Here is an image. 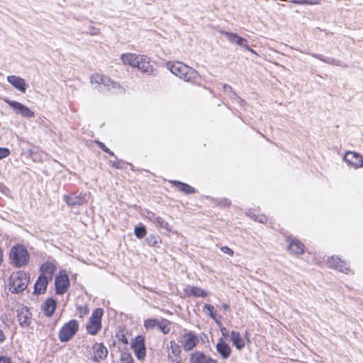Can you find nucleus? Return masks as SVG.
Here are the masks:
<instances>
[{"mask_svg":"<svg viewBox=\"0 0 363 363\" xmlns=\"http://www.w3.org/2000/svg\"><path fill=\"white\" fill-rule=\"evenodd\" d=\"M57 269V262L55 259L47 260L39 268L40 275H43L52 280Z\"/></svg>","mask_w":363,"mask_h":363,"instance_id":"12","label":"nucleus"},{"mask_svg":"<svg viewBox=\"0 0 363 363\" xmlns=\"http://www.w3.org/2000/svg\"><path fill=\"white\" fill-rule=\"evenodd\" d=\"M57 308V301L53 298H48L42 306V311L45 316L50 318Z\"/></svg>","mask_w":363,"mask_h":363,"instance_id":"25","label":"nucleus"},{"mask_svg":"<svg viewBox=\"0 0 363 363\" xmlns=\"http://www.w3.org/2000/svg\"><path fill=\"white\" fill-rule=\"evenodd\" d=\"M220 33L222 35H225L230 43H235L241 47L245 48L247 50L251 52H255L254 50L249 47L247 40L244 38L239 36L238 35L234 33L228 32L225 30H220Z\"/></svg>","mask_w":363,"mask_h":363,"instance_id":"13","label":"nucleus"},{"mask_svg":"<svg viewBox=\"0 0 363 363\" xmlns=\"http://www.w3.org/2000/svg\"><path fill=\"white\" fill-rule=\"evenodd\" d=\"M189 362L190 363H218L216 359L199 351H196L190 354Z\"/></svg>","mask_w":363,"mask_h":363,"instance_id":"19","label":"nucleus"},{"mask_svg":"<svg viewBox=\"0 0 363 363\" xmlns=\"http://www.w3.org/2000/svg\"><path fill=\"white\" fill-rule=\"evenodd\" d=\"M345 160L350 166L354 169L363 166L362 157L354 152H347L345 155Z\"/></svg>","mask_w":363,"mask_h":363,"instance_id":"17","label":"nucleus"},{"mask_svg":"<svg viewBox=\"0 0 363 363\" xmlns=\"http://www.w3.org/2000/svg\"><path fill=\"white\" fill-rule=\"evenodd\" d=\"M77 311L80 318H84L89 313V308L86 305L77 306Z\"/></svg>","mask_w":363,"mask_h":363,"instance_id":"35","label":"nucleus"},{"mask_svg":"<svg viewBox=\"0 0 363 363\" xmlns=\"http://www.w3.org/2000/svg\"><path fill=\"white\" fill-rule=\"evenodd\" d=\"M220 330H221V332H222V334H223V335H225V333H224V332H225V331H226V328H220Z\"/></svg>","mask_w":363,"mask_h":363,"instance_id":"47","label":"nucleus"},{"mask_svg":"<svg viewBox=\"0 0 363 363\" xmlns=\"http://www.w3.org/2000/svg\"><path fill=\"white\" fill-rule=\"evenodd\" d=\"M220 250L223 252V253H225V254H228V255L230 256H233L234 255V252L232 249H230L229 247L228 246H223L220 247Z\"/></svg>","mask_w":363,"mask_h":363,"instance_id":"41","label":"nucleus"},{"mask_svg":"<svg viewBox=\"0 0 363 363\" xmlns=\"http://www.w3.org/2000/svg\"><path fill=\"white\" fill-rule=\"evenodd\" d=\"M160 320L156 318H148L144 320V327L145 329H152L155 327H157L159 325Z\"/></svg>","mask_w":363,"mask_h":363,"instance_id":"32","label":"nucleus"},{"mask_svg":"<svg viewBox=\"0 0 363 363\" xmlns=\"http://www.w3.org/2000/svg\"><path fill=\"white\" fill-rule=\"evenodd\" d=\"M293 2L298 4L318 5L321 3V0H294Z\"/></svg>","mask_w":363,"mask_h":363,"instance_id":"36","label":"nucleus"},{"mask_svg":"<svg viewBox=\"0 0 363 363\" xmlns=\"http://www.w3.org/2000/svg\"><path fill=\"white\" fill-rule=\"evenodd\" d=\"M258 221L264 223L267 221V218L265 216H260V218L258 219Z\"/></svg>","mask_w":363,"mask_h":363,"instance_id":"44","label":"nucleus"},{"mask_svg":"<svg viewBox=\"0 0 363 363\" xmlns=\"http://www.w3.org/2000/svg\"><path fill=\"white\" fill-rule=\"evenodd\" d=\"M327 264L329 267L345 274L350 272V268L347 267L346 262L337 256H332L328 258Z\"/></svg>","mask_w":363,"mask_h":363,"instance_id":"16","label":"nucleus"},{"mask_svg":"<svg viewBox=\"0 0 363 363\" xmlns=\"http://www.w3.org/2000/svg\"><path fill=\"white\" fill-rule=\"evenodd\" d=\"M103 315L104 310L101 308H97L93 311L86 325L87 333L96 335L101 330Z\"/></svg>","mask_w":363,"mask_h":363,"instance_id":"5","label":"nucleus"},{"mask_svg":"<svg viewBox=\"0 0 363 363\" xmlns=\"http://www.w3.org/2000/svg\"><path fill=\"white\" fill-rule=\"evenodd\" d=\"M55 291L57 295L66 294L70 287V280L67 272L60 269L55 277Z\"/></svg>","mask_w":363,"mask_h":363,"instance_id":"6","label":"nucleus"},{"mask_svg":"<svg viewBox=\"0 0 363 363\" xmlns=\"http://www.w3.org/2000/svg\"><path fill=\"white\" fill-rule=\"evenodd\" d=\"M288 250L294 255H302L304 252V245L297 239H287Z\"/></svg>","mask_w":363,"mask_h":363,"instance_id":"24","label":"nucleus"},{"mask_svg":"<svg viewBox=\"0 0 363 363\" xmlns=\"http://www.w3.org/2000/svg\"><path fill=\"white\" fill-rule=\"evenodd\" d=\"M30 281V275L23 271L13 272L8 280L9 289L11 293H21L26 289Z\"/></svg>","mask_w":363,"mask_h":363,"instance_id":"4","label":"nucleus"},{"mask_svg":"<svg viewBox=\"0 0 363 363\" xmlns=\"http://www.w3.org/2000/svg\"><path fill=\"white\" fill-rule=\"evenodd\" d=\"M166 67L173 74L185 82H194L199 76L198 72L194 69L179 61L168 62L166 63Z\"/></svg>","mask_w":363,"mask_h":363,"instance_id":"2","label":"nucleus"},{"mask_svg":"<svg viewBox=\"0 0 363 363\" xmlns=\"http://www.w3.org/2000/svg\"><path fill=\"white\" fill-rule=\"evenodd\" d=\"M9 259L11 266L15 268H22L28 265L30 255L24 245L18 243L11 248Z\"/></svg>","mask_w":363,"mask_h":363,"instance_id":"1","label":"nucleus"},{"mask_svg":"<svg viewBox=\"0 0 363 363\" xmlns=\"http://www.w3.org/2000/svg\"><path fill=\"white\" fill-rule=\"evenodd\" d=\"M95 143L98 145L99 148H101L104 152L108 153L111 156H113L114 153L108 148L103 143L96 140Z\"/></svg>","mask_w":363,"mask_h":363,"instance_id":"38","label":"nucleus"},{"mask_svg":"<svg viewBox=\"0 0 363 363\" xmlns=\"http://www.w3.org/2000/svg\"><path fill=\"white\" fill-rule=\"evenodd\" d=\"M216 348L217 352L223 359H226L230 357L232 353L231 347L222 337L218 339Z\"/></svg>","mask_w":363,"mask_h":363,"instance_id":"21","label":"nucleus"},{"mask_svg":"<svg viewBox=\"0 0 363 363\" xmlns=\"http://www.w3.org/2000/svg\"><path fill=\"white\" fill-rule=\"evenodd\" d=\"M4 101L13 108L16 113L21 114L23 117L28 118L35 116L34 111L23 104L9 99H4Z\"/></svg>","mask_w":363,"mask_h":363,"instance_id":"9","label":"nucleus"},{"mask_svg":"<svg viewBox=\"0 0 363 363\" xmlns=\"http://www.w3.org/2000/svg\"><path fill=\"white\" fill-rule=\"evenodd\" d=\"M170 183L172 186L175 187L177 190L184 192L186 194H192L196 192L195 189L188 184L183 183L177 180L170 181Z\"/></svg>","mask_w":363,"mask_h":363,"instance_id":"27","label":"nucleus"},{"mask_svg":"<svg viewBox=\"0 0 363 363\" xmlns=\"http://www.w3.org/2000/svg\"><path fill=\"white\" fill-rule=\"evenodd\" d=\"M167 353L169 363H180L182 362V350L174 340L169 342L167 347Z\"/></svg>","mask_w":363,"mask_h":363,"instance_id":"10","label":"nucleus"},{"mask_svg":"<svg viewBox=\"0 0 363 363\" xmlns=\"http://www.w3.org/2000/svg\"><path fill=\"white\" fill-rule=\"evenodd\" d=\"M0 363H11V359L8 357L0 356Z\"/></svg>","mask_w":363,"mask_h":363,"instance_id":"42","label":"nucleus"},{"mask_svg":"<svg viewBox=\"0 0 363 363\" xmlns=\"http://www.w3.org/2000/svg\"><path fill=\"white\" fill-rule=\"evenodd\" d=\"M134 233L138 238L142 239L146 235L147 230L144 225L136 226L134 229Z\"/></svg>","mask_w":363,"mask_h":363,"instance_id":"34","label":"nucleus"},{"mask_svg":"<svg viewBox=\"0 0 363 363\" xmlns=\"http://www.w3.org/2000/svg\"><path fill=\"white\" fill-rule=\"evenodd\" d=\"M157 223L160 225V228H164L167 230H169V224L164 220L162 217H157L156 218Z\"/></svg>","mask_w":363,"mask_h":363,"instance_id":"37","label":"nucleus"},{"mask_svg":"<svg viewBox=\"0 0 363 363\" xmlns=\"http://www.w3.org/2000/svg\"><path fill=\"white\" fill-rule=\"evenodd\" d=\"M51 281L48 277L43 275H39L34 286V294H44L49 284Z\"/></svg>","mask_w":363,"mask_h":363,"instance_id":"23","label":"nucleus"},{"mask_svg":"<svg viewBox=\"0 0 363 363\" xmlns=\"http://www.w3.org/2000/svg\"><path fill=\"white\" fill-rule=\"evenodd\" d=\"M7 81L15 89H16L17 90L20 91L22 93H25L28 86L26 82V80L18 76H16V75L8 76Z\"/></svg>","mask_w":363,"mask_h":363,"instance_id":"20","label":"nucleus"},{"mask_svg":"<svg viewBox=\"0 0 363 363\" xmlns=\"http://www.w3.org/2000/svg\"><path fill=\"white\" fill-rule=\"evenodd\" d=\"M117 338L119 342L125 345H127L128 344V338L126 337V335L124 333H121V334L118 335Z\"/></svg>","mask_w":363,"mask_h":363,"instance_id":"40","label":"nucleus"},{"mask_svg":"<svg viewBox=\"0 0 363 363\" xmlns=\"http://www.w3.org/2000/svg\"><path fill=\"white\" fill-rule=\"evenodd\" d=\"M199 343V338L194 332L189 331L182 335V345L184 351L192 350Z\"/></svg>","mask_w":363,"mask_h":363,"instance_id":"11","label":"nucleus"},{"mask_svg":"<svg viewBox=\"0 0 363 363\" xmlns=\"http://www.w3.org/2000/svg\"><path fill=\"white\" fill-rule=\"evenodd\" d=\"M93 356L92 360L95 362H99L105 360L108 356V349L101 342H96L92 346Z\"/></svg>","mask_w":363,"mask_h":363,"instance_id":"14","label":"nucleus"},{"mask_svg":"<svg viewBox=\"0 0 363 363\" xmlns=\"http://www.w3.org/2000/svg\"><path fill=\"white\" fill-rule=\"evenodd\" d=\"M140 55L135 53H124L121 56V60L125 65H128L131 67H135L138 63V58Z\"/></svg>","mask_w":363,"mask_h":363,"instance_id":"26","label":"nucleus"},{"mask_svg":"<svg viewBox=\"0 0 363 363\" xmlns=\"http://www.w3.org/2000/svg\"><path fill=\"white\" fill-rule=\"evenodd\" d=\"M11 152L7 147H0V160L6 158L10 155Z\"/></svg>","mask_w":363,"mask_h":363,"instance_id":"39","label":"nucleus"},{"mask_svg":"<svg viewBox=\"0 0 363 363\" xmlns=\"http://www.w3.org/2000/svg\"><path fill=\"white\" fill-rule=\"evenodd\" d=\"M91 82L99 86H104L111 95H122L125 91L119 83L103 74L94 73L91 77Z\"/></svg>","mask_w":363,"mask_h":363,"instance_id":"3","label":"nucleus"},{"mask_svg":"<svg viewBox=\"0 0 363 363\" xmlns=\"http://www.w3.org/2000/svg\"><path fill=\"white\" fill-rule=\"evenodd\" d=\"M130 347L139 360L146 357L145 338L143 335H137L130 342Z\"/></svg>","mask_w":363,"mask_h":363,"instance_id":"8","label":"nucleus"},{"mask_svg":"<svg viewBox=\"0 0 363 363\" xmlns=\"http://www.w3.org/2000/svg\"><path fill=\"white\" fill-rule=\"evenodd\" d=\"M17 320L23 327H27L30 323V318L28 317V312L27 311L19 312L17 315Z\"/></svg>","mask_w":363,"mask_h":363,"instance_id":"29","label":"nucleus"},{"mask_svg":"<svg viewBox=\"0 0 363 363\" xmlns=\"http://www.w3.org/2000/svg\"><path fill=\"white\" fill-rule=\"evenodd\" d=\"M203 311L208 315L212 319H213L218 324H220V322H219L215 314V308L211 304H205L203 306Z\"/></svg>","mask_w":363,"mask_h":363,"instance_id":"31","label":"nucleus"},{"mask_svg":"<svg viewBox=\"0 0 363 363\" xmlns=\"http://www.w3.org/2000/svg\"><path fill=\"white\" fill-rule=\"evenodd\" d=\"M135 68H138L141 72L149 74L153 72V67L150 63V60L145 55H140L138 63L135 66Z\"/></svg>","mask_w":363,"mask_h":363,"instance_id":"22","label":"nucleus"},{"mask_svg":"<svg viewBox=\"0 0 363 363\" xmlns=\"http://www.w3.org/2000/svg\"><path fill=\"white\" fill-rule=\"evenodd\" d=\"M77 320L73 319L65 323L58 333V337L61 342L70 340L79 330Z\"/></svg>","mask_w":363,"mask_h":363,"instance_id":"7","label":"nucleus"},{"mask_svg":"<svg viewBox=\"0 0 363 363\" xmlns=\"http://www.w3.org/2000/svg\"><path fill=\"white\" fill-rule=\"evenodd\" d=\"M223 308L225 310H228L229 309V306L228 304H226V303H224V304H223Z\"/></svg>","mask_w":363,"mask_h":363,"instance_id":"45","label":"nucleus"},{"mask_svg":"<svg viewBox=\"0 0 363 363\" xmlns=\"http://www.w3.org/2000/svg\"><path fill=\"white\" fill-rule=\"evenodd\" d=\"M63 199L69 206H82L86 203L85 195L82 193L77 195L74 194L65 195Z\"/></svg>","mask_w":363,"mask_h":363,"instance_id":"18","label":"nucleus"},{"mask_svg":"<svg viewBox=\"0 0 363 363\" xmlns=\"http://www.w3.org/2000/svg\"><path fill=\"white\" fill-rule=\"evenodd\" d=\"M119 363H135L130 353L123 352L121 354Z\"/></svg>","mask_w":363,"mask_h":363,"instance_id":"33","label":"nucleus"},{"mask_svg":"<svg viewBox=\"0 0 363 363\" xmlns=\"http://www.w3.org/2000/svg\"><path fill=\"white\" fill-rule=\"evenodd\" d=\"M230 336L233 345L238 350H241L245 347V340L247 342H250L247 331L245 333V338L241 336L239 332L235 330H232Z\"/></svg>","mask_w":363,"mask_h":363,"instance_id":"15","label":"nucleus"},{"mask_svg":"<svg viewBox=\"0 0 363 363\" xmlns=\"http://www.w3.org/2000/svg\"><path fill=\"white\" fill-rule=\"evenodd\" d=\"M184 291L188 296H193L205 298L208 296V293L206 291L196 286H190L189 289H185Z\"/></svg>","mask_w":363,"mask_h":363,"instance_id":"28","label":"nucleus"},{"mask_svg":"<svg viewBox=\"0 0 363 363\" xmlns=\"http://www.w3.org/2000/svg\"><path fill=\"white\" fill-rule=\"evenodd\" d=\"M113 166L116 167V168H120L119 162H114L113 164Z\"/></svg>","mask_w":363,"mask_h":363,"instance_id":"46","label":"nucleus"},{"mask_svg":"<svg viewBox=\"0 0 363 363\" xmlns=\"http://www.w3.org/2000/svg\"><path fill=\"white\" fill-rule=\"evenodd\" d=\"M171 322L165 318L160 320L158 328L163 334H168L171 330Z\"/></svg>","mask_w":363,"mask_h":363,"instance_id":"30","label":"nucleus"},{"mask_svg":"<svg viewBox=\"0 0 363 363\" xmlns=\"http://www.w3.org/2000/svg\"><path fill=\"white\" fill-rule=\"evenodd\" d=\"M6 340V335L4 332L0 328V344H2Z\"/></svg>","mask_w":363,"mask_h":363,"instance_id":"43","label":"nucleus"}]
</instances>
